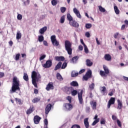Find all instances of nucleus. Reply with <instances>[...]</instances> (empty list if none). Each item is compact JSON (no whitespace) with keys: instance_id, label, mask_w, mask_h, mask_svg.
I'll return each instance as SVG.
<instances>
[{"instance_id":"f257e3e1","label":"nucleus","mask_w":128,"mask_h":128,"mask_svg":"<svg viewBox=\"0 0 128 128\" xmlns=\"http://www.w3.org/2000/svg\"><path fill=\"white\" fill-rule=\"evenodd\" d=\"M32 84L34 86V88H38V82L40 78H42L40 74H38L36 71H32Z\"/></svg>"},{"instance_id":"f03ea898","label":"nucleus","mask_w":128,"mask_h":128,"mask_svg":"<svg viewBox=\"0 0 128 128\" xmlns=\"http://www.w3.org/2000/svg\"><path fill=\"white\" fill-rule=\"evenodd\" d=\"M13 84L12 87V90H10V94L16 92V90H20V80L16 77H14L12 80Z\"/></svg>"},{"instance_id":"7ed1b4c3","label":"nucleus","mask_w":128,"mask_h":128,"mask_svg":"<svg viewBox=\"0 0 128 128\" xmlns=\"http://www.w3.org/2000/svg\"><path fill=\"white\" fill-rule=\"evenodd\" d=\"M78 94V100L80 104H84V99H82V94H84V90H80L78 92L76 90H73L71 92L72 96H74Z\"/></svg>"},{"instance_id":"20e7f679","label":"nucleus","mask_w":128,"mask_h":128,"mask_svg":"<svg viewBox=\"0 0 128 128\" xmlns=\"http://www.w3.org/2000/svg\"><path fill=\"white\" fill-rule=\"evenodd\" d=\"M72 43L68 40L64 42V46L66 50L67 51L68 54L70 56L72 54Z\"/></svg>"},{"instance_id":"39448f33","label":"nucleus","mask_w":128,"mask_h":128,"mask_svg":"<svg viewBox=\"0 0 128 128\" xmlns=\"http://www.w3.org/2000/svg\"><path fill=\"white\" fill-rule=\"evenodd\" d=\"M50 39L53 46H58L60 42L56 40V36L53 35L51 36Z\"/></svg>"},{"instance_id":"423d86ee","label":"nucleus","mask_w":128,"mask_h":128,"mask_svg":"<svg viewBox=\"0 0 128 128\" xmlns=\"http://www.w3.org/2000/svg\"><path fill=\"white\" fill-rule=\"evenodd\" d=\"M92 70H88L85 76H83L84 80H88V78H92Z\"/></svg>"},{"instance_id":"0eeeda50","label":"nucleus","mask_w":128,"mask_h":128,"mask_svg":"<svg viewBox=\"0 0 128 128\" xmlns=\"http://www.w3.org/2000/svg\"><path fill=\"white\" fill-rule=\"evenodd\" d=\"M52 66V60H48L46 62V64H42L43 68H50Z\"/></svg>"},{"instance_id":"6e6552de","label":"nucleus","mask_w":128,"mask_h":128,"mask_svg":"<svg viewBox=\"0 0 128 128\" xmlns=\"http://www.w3.org/2000/svg\"><path fill=\"white\" fill-rule=\"evenodd\" d=\"M114 102H116V98L112 97L108 102V108H110V106L114 104Z\"/></svg>"},{"instance_id":"1a4fd4ad","label":"nucleus","mask_w":128,"mask_h":128,"mask_svg":"<svg viewBox=\"0 0 128 128\" xmlns=\"http://www.w3.org/2000/svg\"><path fill=\"white\" fill-rule=\"evenodd\" d=\"M64 108L66 110H72V105L70 103H65L63 106Z\"/></svg>"},{"instance_id":"9d476101","label":"nucleus","mask_w":128,"mask_h":128,"mask_svg":"<svg viewBox=\"0 0 128 128\" xmlns=\"http://www.w3.org/2000/svg\"><path fill=\"white\" fill-rule=\"evenodd\" d=\"M42 118L38 116H35L34 118V122L35 124H38Z\"/></svg>"},{"instance_id":"9b49d317","label":"nucleus","mask_w":128,"mask_h":128,"mask_svg":"<svg viewBox=\"0 0 128 128\" xmlns=\"http://www.w3.org/2000/svg\"><path fill=\"white\" fill-rule=\"evenodd\" d=\"M54 84L52 82H49L46 86V90L48 91L50 90H54Z\"/></svg>"},{"instance_id":"f8f14e48","label":"nucleus","mask_w":128,"mask_h":128,"mask_svg":"<svg viewBox=\"0 0 128 128\" xmlns=\"http://www.w3.org/2000/svg\"><path fill=\"white\" fill-rule=\"evenodd\" d=\"M69 24L70 26H74V28H78L80 26V24L78 22H76V20H73L72 22H69Z\"/></svg>"},{"instance_id":"ddd939ff","label":"nucleus","mask_w":128,"mask_h":128,"mask_svg":"<svg viewBox=\"0 0 128 128\" xmlns=\"http://www.w3.org/2000/svg\"><path fill=\"white\" fill-rule=\"evenodd\" d=\"M52 106L50 104H48L46 106V107L45 108L46 114H48V113L50 112V110H52Z\"/></svg>"},{"instance_id":"4468645a","label":"nucleus","mask_w":128,"mask_h":128,"mask_svg":"<svg viewBox=\"0 0 128 128\" xmlns=\"http://www.w3.org/2000/svg\"><path fill=\"white\" fill-rule=\"evenodd\" d=\"M73 10H74V12L75 14H76L78 18H82V15H80V11L78 10L76 8H74Z\"/></svg>"},{"instance_id":"2eb2a0df","label":"nucleus","mask_w":128,"mask_h":128,"mask_svg":"<svg viewBox=\"0 0 128 128\" xmlns=\"http://www.w3.org/2000/svg\"><path fill=\"white\" fill-rule=\"evenodd\" d=\"M117 103H118L117 109L122 110V101L118 99L117 100Z\"/></svg>"},{"instance_id":"dca6fc26","label":"nucleus","mask_w":128,"mask_h":128,"mask_svg":"<svg viewBox=\"0 0 128 128\" xmlns=\"http://www.w3.org/2000/svg\"><path fill=\"white\" fill-rule=\"evenodd\" d=\"M55 60L57 62H64V57L62 56H56L55 57Z\"/></svg>"},{"instance_id":"f3484780","label":"nucleus","mask_w":128,"mask_h":128,"mask_svg":"<svg viewBox=\"0 0 128 128\" xmlns=\"http://www.w3.org/2000/svg\"><path fill=\"white\" fill-rule=\"evenodd\" d=\"M104 58L107 62H110L112 60V56L110 54H106L104 56Z\"/></svg>"},{"instance_id":"a211bd4d","label":"nucleus","mask_w":128,"mask_h":128,"mask_svg":"<svg viewBox=\"0 0 128 128\" xmlns=\"http://www.w3.org/2000/svg\"><path fill=\"white\" fill-rule=\"evenodd\" d=\"M34 110V106H30V108L27 110L26 112V114H30Z\"/></svg>"},{"instance_id":"6ab92c4d","label":"nucleus","mask_w":128,"mask_h":128,"mask_svg":"<svg viewBox=\"0 0 128 128\" xmlns=\"http://www.w3.org/2000/svg\"><path fill=\"white\" fill-rule=\"evenodd\" d=\"M74 90V88L72 86L70 87H66L65 88V91L66 94H70L72 93V90Z\"/></svg>"},{"instance_id":"aec40b11","label":"nucleus","mask_w":128,"mask_h":128,"mask_svg":"<svg viewBox=\"0 0 128 128\" xmlns=\"http://www.w3.org/2000/svg\"><path fill=\"white\" fill-rule=\"evenodd\" d=\"M84 124L86 128H90V122H88V118H86L84 120Z\"/></svg>"},{"instance_id":"412c9836","label":"nucleus","mask_w":128,"mask_h":128,"mask_svg":"<svg viewBox=\"0 0 128 128\" xmlns=\"http://www.w3.org/2000/svg\"><path fill=\"white\" fill-rule=\"evenodd\" d=\"M46 30H48V27L46 26H45L40 28L39 30V32L41 34H44L45 32H46Z\"/></svg>"},{"instance_id":"4be33fe9","label":"nucleus","mask_w":128,"mask_h":128,"mask_svg":"<svg viewBox=\"0 0 128 128\" xmlns=\"http://www.w3.org/2000/svg\"><path fill=\"white\" fill-rule=\"evenodd\" d=\"M62 62H59L58 64L56 66L54 70H60V68H62Z\"/></svg>"},{"instance_id":"5701e85b","label":"nucleus","mask_w":128,"mask_h":128,"mask_svg":"<svg viewBox=\"0 0 128 128\" xmlns=\"http://www.w3.org/2000/svg\"><path fill=\"white\" fill-rule=\"evenodd\" d=\"M90 104L93 110H96V102L92 101L90 102Z\"/></svg>"},{"instance_id":"b1692460","label":"nucleus","mask_w":128,"mask_h":128,"mask_svg":"<svg viewBox=\"0 0 128 128\" xmlns=\"http://www.w3.org/2000/svg\"><path fill=\"white\" fill-rule=\"evenodd\" d=\"M78 60V56H75L72 58L71 60V62H72V64H76Z\"/></svg>"},{"instance_id":"393cba45","label":"nucleus","mask_w":128,"mask_h":128,"mask_svg":"<svg viewBox=\"0 0 128 128\" xmlns=\"http://www.w3.org/2000/svg\"><path fill=\"white\" fill-rule=\"evenodd\" d=\"M56 78L58 80H60V82H62V80H64V78H62V75H60V74L59 72H58L56 74Z\"/></svg>"},{"instance_id":"a878e982","label":"nucleus","mask_w":128,"mask_h":128,"mask_svg":"<svg viewBox=\"0 0 128 128\" xmlns=\"http://www.w3.org/2000/svg\"><path fill=\"white\" fill-rule=\"evenodd\" d=\"M67 20H69V22H72L74 20V18H72V16L70 15V14L68 13L67 14Z\"/></svg>"},{"instance_id":"bb28decb","label":"nucleus","mask_w":128,"mask_h":128,"mask_svg":"<svg viewBox=\"0 0 128 128\" xmlns=\"http://www.w3.org/2000/svg\"><path fill=\"white\" fill-rule=\"evenodd\" d=\"M86 64L87 66H92L93 64V63L92 61H90V60L87 59L86 60Z\"/></svg>"},{"instance_id":"cd10ccee","label":"nucleus","mask_w":128,"mask_h":128,"mask_svg":"<svg viewBox=\"0 0 128 128\" xmlns=\"http://www.w3.org/2000/svg\"><path fill=\"white\" fill-rule=\"evenodd\" d=\"M70 84L72 86H78V83L76 81H72Z\"/></svg>"},{"instance_id":"c85d7f7f","label":"nucleus","mask_w":128,"mask_h":128,"mask_svg":"<svg viewBox=\"0 0 128 128\" xmlns=\"http://www.w3.org/2000/svg\"><path fill=\"white\" fill-rule=\"evenodd\" d=\"M22 38V33H20V31H18L16 35V40H20Z\"/></svg>"},{"instance_id":"c756f323","label":"nucleus","mask_w":128,"mask_h":128,"mask_svg":"<svg viewBox=\"0 0 128 128\" xmlns=\"http://www.w3.org/2000/svg\"><path fill=\"white\" fill-rule=\"evenodd\" d=\"M103 68L104 70V72L106 73V74H110V70H108V68L106 67V66H103Z\"/></svg>"},{"instance_id":"7c9ffc66","label":"nucleus","mask_w":128,"mask_h":128,"mask_svg":"<svg viewBox=\"0 0 128 128\" xmlns=\"http://www.w3.org/2000/svg\"><path fill=\"white\" fill-rule=\"evenodd\" d=\"M23 78L24 80H26V82L28 81V76L26 73L24 74Z\"/></svg>"},{"instance_id":"2f4dec72","label":"nucleus","mask_w":128,"mask_h":128,"mask_svg":"<svg viewBox=\"0 0 128 128\" xmlns=\"http://www.w3.org/2000/svg\"><path fill=\"white\" fill-rule=\"evenodd\" d=\"M78 76V73L74 71H72V74H71V76L72 78H76V76Z\"/></svg>"},{"instance_id":"473e14b6","label":"nucleus","mask_w":128,"mask_h":128,"mask_svg":"<svg viewBox=\"0 0 128 128\" xmlns=\"http://www.w3.org/2000/svg\"><path fill=\"white\" fill-rule=\"evenodd\" d=\"M114 10L116 14H120V10H118V6H114Z\"/></svg>"},{"instance_id":"72a5a7b5","label":"nucleus","mask_w":128,"mask_h":128,"mask_svg":"<svg viewBox=\"0 0 128 128\" xmlns=\"http://www.w3.org/2000/svg\"><path fill=\"white\" fill-rule=\"evenodd\" d=\"M100 74L101 76H108L106 73L102 70H100Z\"/></svg>"},{"instance_id":"f704fd0d","label":"nucleus","mask_w":128,"mask_h":128,"mask_svg":"<svg viewBox=\"0 0 128 128\" xmlns=\"http://www.w3.org/2000/svg\"><path fill=\"white\" fill-rule=\"evenodd\" d=\"M15 100L17 104H18L20 105L22 104V100L18 99V98H15Z\"/></svg>"},{"instance_id":"c9c22d12","label":"nucleus","mask_w":128,"mask_h":128,"mask_svg":"<svg viewBox=\"0 0 128 128\" xmlns=\"http://www.w3.org/2000/svg\"><path fill=\"white\" fill-rule=\"evenodd\" d=\"M66 16L64 15L62 16L60 19V24H64V20H65Z\"/></svg>"},{"instance_id":"e433bc0d","label":"nucleus","mask_w":128,"mask_h":128,"mask_svg":"<svg viewBox=\"0 0 128 128\" xmlns=\"http://www.w3.org/2000/svg\"><path fill=\"white\" fill-rule=\"evenodd\" d=\"M98 8L100 12H106V9L100 6H98Z\"/></svg>"},{"instance_id":"4c0bfd02","label":"nucleus","mask_w":128,"mask_h":128,"mask_svg":"<svg viewBox=\"0 0 128 128\" xmlns=\"http://www.w3.org/2000/svg\"><path fill=\"white\" fill-rule=\"evenodd\" d=\"M44 40V38L43 36H40L38 37V40L40 42H43Z\"/></svg>"},{"instance_id":"58836bf2","label":"nucleus","mask_w":128,"mask_h":128,"mask_svg":"<svg viewBox=\"0 0 128 128\" xmlns=\"http://www.w3.org/2000/svg\"><path fill=\"white\" fill-rule=\"evenodd\" d=\"M40 100V98H35L32 100V102H34V104H36V102H38Z\"/></svg>"},{"instance_id":"ea45409f","label":"nucleus","mask_w":128,"mask_h":128,"mask_svg":"<svg viewBox=\"0 0 128 128\" xmlns=\"http://www.w3.org/2000/svg\"><path fill=\"white\" fill-rule=\"evenodd\" d=\"M66 66H68V63L65 62L62 64V66H61V68L62 70H64L66 68Z\"/></svg>"},{"instance_id":"a19ab883","label":"nucleus","mask_w":128,"mask_h":128,"mask_svg":"<svg viewBox=\"0 0 128 128\" xmlns=\"http://www.w3.org/2000/svg\"><path fill=\"white\" fill-rule=\"evenodd\" d=\"M51 2H52V6H56V4H58L57 0H52Z\"/></svg>"},{"instance_id":"79ce46f5","label":"nucleus","mask_w":128,"mask_h":128,"mask_svg":"<svg viewBox=\"0 0 128 128\" xmlns=\"http://www.w3.org/2000/svg\"><path fill=\"white\" fill-rule=\"evenodd\" d=\"M100 122V118H98V120L94 121V122L92 124V126H96V124H98V122Z\"/></svg>"},{"instance_id":"37998d69","label":"nucleus","mask_w":128,"mask_h":128,"mask_svg":"<svg viewBox=\"0 0 128 128\" xmlns=\"http://www.w3.org/2000/svg\"><path fill=\"white\" fill-rule=\"evenodd\" d=\"M89 88H90L91 90H92L94 88V84L92 83L91 84H90L89 86Z\"/></svg>"},{"instance_id":"c03bdc74","label":"nucleus","mask_w":128,"mask_h":128,"mask_svg":"<svg viewBox=\"0 0 128 128\" xmlns=\"http://www.w3.org/2000/svg\"><path fill=\"white\" fill-rule=\"evenodd\" d=\"M84 50L86 54H88V46H86V45H85L84 46Z\"/></svg>"},{"instance_id":"a18cd8bd","label":"nucleus","mask_w":128,"mask_h":128,"mask_svg":"<svg viewBox=\"0 0 128 128\" xmlns=\"http://www.w3.org/2000/svg\"><path fill=\"white\" fill-rule=\"evenodd\" d=\"M66 10V8L65 7H62L60 8V12H62V14H64Z\"/></svg>"},{"instance_id":"49530a36","label":"nucleus","mask_w":128,"mask_h":128,"mask_svg":"<svg viewBox=\"0 0 128 128\" xmlns=\"http://www.w3.org/2000/svg\"><path fill=\"white\" fill-rule=\"evenodd\" d=\"M20 54H17L15 57L16 60H20Z\"/></svg>"},{"instance_id":"de8ad7c7","label":"nucleus","mask_w":128,"mask_h":128,"mask_svg":"<svg viewBox=\"0 0 128 128\" xmlns=\"http://www.w3.org/2000/svg\"><path fill=\"white\" fill-rule=\"evenodd\" d=\"M116 122L118 126L122 128V122L118 120V119H117Z\"/></svg>"},{"instance_id":"09e8293b","label":"nucleus","mask_w":128,"mask_h":128,"mask_svg":"<svg viewBox=\"0 0 128 128\" xmlns=\"http://www.w3.org/2000/svg\"><path fill=\"white\" fill-rule=\"evenodd\" d=\"M67 100L68 101V102H70V104H71L72 103V96H68L66 97V98Z\"/></svg>"},{"instance_id":"8fccbe9b","label":"nucleus","mask_w":128,"mask_h":128,"mask_svg":"<svg viewBox=\"0 0 128 128\" xmlns=\"http://www.w3.org/2000/svg\"><path fill=\"white\" fill-rule=\"evenodd\" d=\"M92 25L90 24H86V28H92Z\"/></svg>"},{"instance_id":"3c124183","label":"nucleus","mask_w":128,"mask_h":128,"mask_svg":"<svg viewBox=\"0 0 128 128\" xmlns=\"http://www.w3.org/2000/svg\"><path fill=\"white\" fill-rule=\"evenodd\" d=\"M106 86H104L101 87V92H106Z\"/></svg>"},{"instance_id":"603ef678","label":"nucleus","mask_w":128,"mask_h":128,"mask_svg":"<svg viewBox=\"0 0 128 128\" xmlns=\"http://www.w3.org/2000/svg\"><path fill=\"white\" fill-rule=\"evenodd\" d=\"M71 128H80V126L78 124H74L72 126Z\"/></svg>"},{"instance_id":"864d4df0","label":"nucleus","mask_w":128,"mask_h":128,"mask_svg":"<svg viewBox=\"0 0 128 128\" xmlns=\"http://www.w3.org/2000/svg\"><path fill=\"white\" fill-rule=\"evenodd\" d=\"M17 18L18 20H22V16L20 14H18L17 16Z\"/></svg>"},{"instance_id":"5fc2aeb1","label":"nucleus","mask_w":128,"mask_h":128,"mask_svg":"<svg viewBox=\"0 0 128 128\" xmlns=\"http://www.w3.org/2000/svg\"><path fill=\"white\" fill-rule=\"evenodd\" d=\"M46 54L42 55L40 58V60H44V58H46Z\"/></svg>"},{"instance_id":"6e6d98bb","label":"nucleus","mask_w":128,"mask_h":128,"mask_svg":"<svg viewBox=\"0 0 128 128\" xmlns=\"http://www.w3.org/2000/svg\"><path fill=\"white\" fill-rule=\"evenodd\" d=\"M44 124L46 126H48V119L46 118L44 120Z\"/></svg>"},{"instance_id":"4d7b16f0","label":"nucleus","mask_w":128,"mask_h":128,"mask_svg":"<svg viewBox=\"0 0 128 128\" xmlns=\"http://www.w3.org/2000/svg\"><path fill=\"white\" fill-rule=\"evenodd\" d=\"M100 124H106V120L102 119L100 120Z\"/></svg>"},{"instance_id":"13d9d810","label":"nucleus","mask_w":128,"mask_h":128,"mask_svg":"<svg viewBox=\"0 0 128 128\" xmlns=\"http://www.w3.org/2000/svg\"><path fill=\"white\" fill-rule=\"evenodd\" d=\"M84 72H86V70L84 69H82L78 73V74H84Z\"/></svg>"},{"instance_id":"bf43d9fd","label":"nucleus","mask_w":128,"mask_h":128,"mask_svg":"<svg viewBox=\"0 0 128 128\" xmlns=\"http://www.w3.org/2000/svg\"><path fill=\"white\" fill-rule=\"evenodd\" d=\"M34 94H38V90L36 88H34Z\"/></svg>"},{"instance_id":"052dcab7","label":"nucleus","mask_w":128,"mask_h":128,"mask_svg":"<svg viewBox=\"0 0 128 128\" xmlns=\"http://www.w3.org/2000/svg\"><path fill=\"white\" fill-rule=\"evenodd\" d=\"M114 90H112V92L108 93V94L110 96H114Z\"/></svg>"},{"instance_id":"680f3d73","label":"nucleus","mask_w":128,"mask_h":128,"mask_svg":"<svg viewBox=\"0 0 128 128\" xmlns=\"http://www.w3.org/2000/svg\"><path fill=\"white\" fill-rule=\"evenodd\" d=\"M118 34H120L118 32H116L115 34H114V38H118Z\"/></svg>"},{"instance_id":"e2e57ef3","label":"nucleus","mask_w":128,"mask_h":128,"mask_svg":"<svg viewBox=\"0 0 128 128\" xmlns=\"http://www.w3.org/2000/svg\"><path fill=\"white\" fill-rule=\"evenodd\" d=\"M85 36H86V38H90V34L88 32H86L85 34Z\"/></svg>"},{"instance_id":"0e129e2a","label":"nucleus","mask_w":128,"mask_h":128,"mask_svg":"<svg viewBox=\"0 0 128 128\" xmlns=\"http://www.w3.org/2000/svg\"><path fill=\"white\" fill-rule=\"evenodd\" d=\"M78 50H84V47H82V46L80 45L78 46Z\"/></svg>"},{"instance_id":"69168bd1","label":"nucleus","mask_w":128,"mask_h":128,"mask_svg":"<svg viewBox=\"0 0 128 128\" xmlns=\"http://www.w3.org/2000/svg\"><path fill=\"white\" fill-rule=\"evenodd\" d=\"M9 45L10 46H12V45L14 44V42H12V40H10L8 42Z\"/></svg>"},{"instance_id":"338daca9","label":"nucleus","mask_w":128,"mask_h":128,"mask_svg":"<svg viewBox=\"0 0 128 128\" xmlns=\"http://www.w3.org/2000/svg\"><path fill=\"white\" fill-rule=\"evenodd\" d=\"M117 118L116 116L112 115V120H116Z\"/></svg>"},{"instance_id":"774afa93","label":"nucleus","mask_w":128,"mask_h":128,"mask_svg":"<svg viewBox=\"0 0 128 128\" xmlns=\"http://www.w3.org/2000/svg\"><path fill=\"white\" fill-rule=\"evenodd\" d=\"M122 78L124 80H126L127 82H128V77H126V76H123Z\"/></svg>"}]
</instances>
